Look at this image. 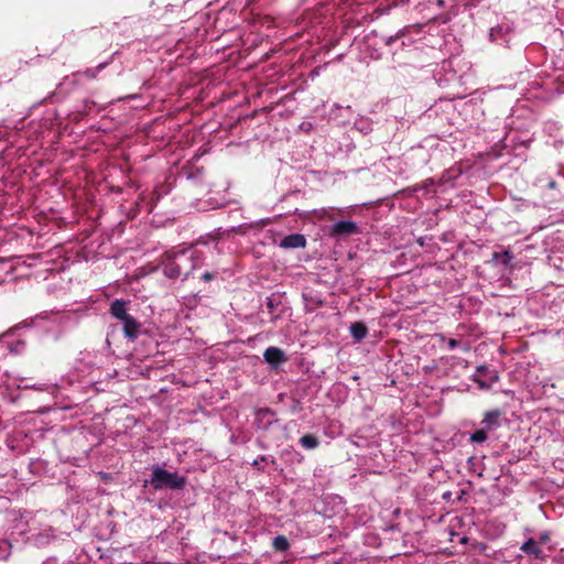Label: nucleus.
<instances>
[{
  "mask_svg": "<svg viewBox=\"0 0 564 564\" xmlns=\"http://www.w3.org/2000/svg\"><path fill=\"white\" fill-rule=\"evenodd\" d=\"M520 550L528 555H533L538 560H545L547 557V555L541 549V545L539 544V542L532 538H530L528 541H525L521 545Z\"/></svg>",
  "mask_w": 564,
  "mask_h": 564,
  "instance_id": "6e6552de",
  "label": "nucleus"
},
{
  "mask_svg": "<svg viewBox=\"0 0 564 564\" xmlns=\"http://www.w3.org/2000/svg\"><path fill=\"white\" fill-rule=\"evenodd\" d=\"M406 32H408V31H406L405 29H403V30L399 31L395 35L390 36V37L387 40L386 44H387V45H389V46H390V45H392L397 40H399V39L403 37V36L406 34Z\"/></svg>",
  "mask_w": 564,
  "mask_h": 564,
  "instance_id": "a211bd4d",
  "label": "nucleus"
},
{
  "mask_svg": "<svg viewBox=\"0 0 564 564\" xmlns=\"http://www.w3.org/2000/svg\"><path fill=\"white\" fill-rule=\"evenodd\" d=\"M272 546L275 551L285 552L290 547V543L284 535H278L272 541Z\"/></svg>",
  "mask_w": 564,
  "mask_h": 564,
  "instance_id": "4468645a",
  "label": "nucleus"
},
{
  "mask_svg": "<svg viewBox=\"0 0 564 564\" xmlns=\"http://www.w3.org/2000/svg\"><path fill=\"white\" fill-rule=\"evenodd\" d=\"M368 329L364 322H355L350 326L351 336L360 341L367 336Z\"/></svg>",
  "mask_w": 564,
  "mask_h": 564,
  "instance_id": "9b49d317",
  "label": "nucleus"
},
{
  "mask_svg": "<svg viewBox=\"0 0 564 564\" xmlns=\"http://www.w3.org/2000/svg\"><path fill=\"white\" fill-rule=\"evenodd\" d=\"M259 414H260V415H262V414H271V415H272V414H273V412H272L271 410H269V409H261V410L259 411Z\"/></svg>",
  "mask_w": 564,
  "mask_h": 564,
  "instance_id": "4be33fe9",
  "label": "nucleus"
},
{
  "mask_svg": "<svg viewBox=\"0 0 564 564\" xmlns=\"http://www.w3.org/2000/svg\"><path fill=\"white\" fill-rule=\"evenodd\" d=\"M502 414L503 412L500 409L487 411L484 415L481 424L487 431L496 430L500 426V417Z\"/></svg>",
  "mask_w": 564,
  "mask_h": 564,
  "instance_id": "423d86ee",
  "label": "nucleus"
},
{
  "mask_svg": "<svg viewBox=\"0 0 564 564\" xmlns=\"http://www.w3.org/2000/svg\"><path fill=\"white\" fill-rule=\"evenodd\" d=\"M265 305L268 307L269 313H271V314L274 312V310L276 307V303L274 302L273 297H267Z\"/></svg>",
  "mask_w": 564,
  "mask_h": 564,
  "instance_id": "6ab92c4d",
  "label": "nucleus"
},
{
  "mask_svg": "<svg viewBox=\"0 0 564 564\" xmlns=\"http://www.w3.org/2000/svg\"><path fill=\"white\" fill-rule=\"evenodd\" d=\"M488 367L486 366H478L476 369V373L473 377V381L478 383L479 388L481 390H489L491 388V384L497 382L499 380V375L497 371H491L489 380H485L480 377V373L487 372Z\"/></svg>",
  "mask_w": 564,
  "mask_h": 564,
  "instance_id": "f03ea898",
  "label": "nucleus"
},
{
  "mask_svg": "<svg viewBox=\"0 0 564 564\" xmlns=\"http://www.w3.org/2000/svg\"><path fill=\"white\" fill-rule=\"evenodd\" d=\"M186 479L177 473H170L161 467H155L152 471L151 485L154 489H182Z\"/></svg>",
  "mask_w": 564,
  "mask_h": 564,
  "instance_id": "f257e3e1",
  "label": "nucleus"
},
{
  "mask_svg": "<svg viewBox=\"0 0 564 564\" xmlns=\"http://www.w3.org/2000/svg\"><path fill=\"white\" fill-rule=\"evenodd\" d=\"M358 231L357 225L350 220H340L333 225L332 234L335 236H348Z\"/></svg>",
  "mask_w": 564,
  "mask_h": 564,
  "instance_id": "1a4fd4ad",
  "label": "nucleus"
},
{
  "mask_svg": "<svg viewBox=\"0 0 564 564\" xmlns=\"http://www.w3.org/2000/svg\"><path fill=\"white\" fill-rule=\"evenodd\" d=\"M487 430L485 427L482 429H479V430H476L471 435H470V442L471 443H482L485 441L488 440V434H487Z\"/></svg>",
  "mask_w": 564,
  "mask_h": 564,
  "instance_id": "2eb2a0df",
  "label": "nucleus"
},
{
  "mask_svg": "<svg viewBox=\"0 0 564 564\" xmlns=\"http://www.w3.org/2000/svg\"><path fill=\"white\" fill-rule=\"evenodd\" d=\"M126 305V301L119 299L115 300L110 305L109 312L115 318L121 321L129 315Z\"/></svg>",
  "mask_w": 564,
  "mask_h": 564,
  "instance_id": "9d476101",
  "label": "nucleus"
},
{
  "mask_svg": "<svg viewBox=\"0 0 564 564\" xmlns=\"http://www.w3.org/2000/svg\"><path fill=\"white\" fill-rule=\"evenodd\" d=\"M300 444L306 449H314L318 446V438L313 434H305L300 438Z\"/></svg>",
  "mask_w": 564,
  "mask_h": 564,
  "instance_id": "f8f14e48",
  "label": "nucleus"
},
{
  "mask_svg": "<svg viewBox=\"0 0 564 564\" xmlns=\"http://www.w3.org/2000/svg\"><path fill=\"white\" fill-rule=\"evenodd\" d=\"M447 346L449 349H454L456 347H460L463 351L467 352L470 350V346L467 343H463L460 340H457L455 338H449L447 340Z\"/></svg>",
  "mask_w": 564,
  "mask_h": 564,
  "instance_id": "dca6fc26",
  "label": "nucleus"
},
{
  "mask_svg": "<svg viewBox=\"0 0 564 564\" xmlns=\"http://www.w3.org/2000/svg\"><path fill=\"white\" fill-rule=\"evenodd\" d=\"M467 541H468V538H467V536H463V538L460 539V543H467Z\"/></svg>",
  "mask_w": 564,
  "mask_h": 564,
  "instance_id": "b1692460",
  "label": "nucleus"
},
{
  "mask_svg": "<svg viewBox=\"0 0 564 564\" xmlns=\"http://www.w3.org/2000/svg\"><path fill=\"white\" fill-rule=\"evenodd\" d=\"M215 275L210 272H205L203 275H202V279L205 281V282H209L212 280H214Z\"/></svg>",
  "mask_w": 564,
  "mask_h": 564,
  "instance_id": "412c9836",
  "label": "nucleus"
},
{
  "mask_svg": "<svg viewBox=\"0 0 564 564\" xmlns=\"http://www.w3.org/2000/svg\"><path fill=\"white\" fill-rule=\"evenodd\" d=\"M264 360L273 367H278L280 364L286 361L285 354L278 347H269L263 352Z\"/></svg>",
  "mask_w": 564,
  "mask_h": 564,
  "instance_id": "39448f33",
  "label": "nucleus"
},
{
  "mask_svg": "<svg viewBox=\"0 0 564 564\" xmlns=\"http://www.w3.org/2000/svg\"><path fill=\"white\" fill-rule=\"evenodd\" d=\"M549 540H550V533L549 532H543V533L540 534L538 542L541 545V544L546 543Z\"/></svg>",
  "mask_w": 564,
  "mask_h": 564,
  "instance_id": "aec40b11",
  "label": "nucleus"
},
{
  "mask_svg": "<svg viewBox=\"0 0 564 564\" xmlns=\"http://www.w3.org/2000/svg\"><path fill=\"white\" fill-rule=\"evenodd\" d=\"M175 253L166 252L163 261V274L169 279H177L181 275V267L174 261Z\"/></svg>",
  "mask_w": 564,
  "mask_h": 564,
  "instance_id": "7ed1b4c3",
  "label": "nucleus"
},
{
  "mask_svg": "<svg viewBox=\"0 0 564 564\" xmlns=\"http://www.w3.org/2000/svg\"><path fill=\"white\" fill-rule=\"evenodd\" d=\"M107 65H109V62L101 63V64H99V65H98L97 67H95V68L86 69V70L84 72V75H85L87 78L93 79V78H95V77H96L97 73H98V72H100V70H102Z\"/></svg>",
  "mask_w": 564,
  "mask_h": 564,
  "instance_id": "f3484780",
  "label": "nucleus"
},
{
  "mask_svg": "<svg viewBox=\"0 0 564 564\" xmlns=\"http://www.w3.org/2000/svg\"><path fill=\"white\" fill-rule=\"evenodd\" d=\"M120 322L123 324L124 337L134 340L139 335L141 324L130 314Z\"/></svg>",
  "mask_w": 564,
  "mask_h": 564,
  "instance_id": "20e7f679",
  "label": "nucleus"
},
{
  "mask_svg": "<svg viewBox=\"0 0 564 564\" xmlns=\"http://www.w3.org/2000/svg\"><path fill=\"white\" fill-rule=\"evenodd\" d=\"M492 261H500L505 267H508L513 259L511 251L505 250L503 252H494L491 256Z\"/></svg>",
  "mask_w": 564,
  "mask_h": 564,
  "instance_id": "ddd939ff",
  "label": "nucleus"
},
{
  "mask_svg": "<svg viewBox=\"0 0 564 564\" xmlns=\"http://www.w3.org/2000/svg\"><path fill=\"white\" fill-rule=\"evenodd\" d=\"M305 246L306 238L302 234H292L285 236L280 242V247L283 249H299L304 248Z\"/></svg>",
  "mask_w": 564,
  "mask_h": 564,
  "instance_id": "0eeeda50",
  "label": "nucleus"
},
{
  "mask_svg": "<svg viewBox=\"0 0 564 564\" xmlns=\"http://www.w3.org/2000/svg\"><path fill=\"white\" fill-rule=\"evenodd\" d=\"M491 371H492V370H489V369H488V371H487V372H482V373H480V377H481V378H486V380H489V377H490V372H491Z\"/></svg>",
  "mask_w": 564,
  "mask_h": 564,
  "instance_id": "5701e85b",
  "label": "nucleus"
}]
</instances>
